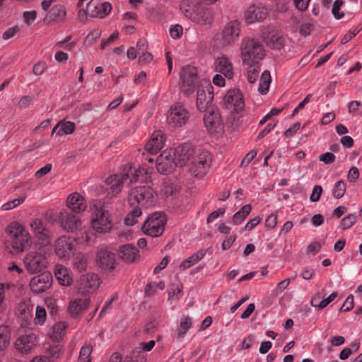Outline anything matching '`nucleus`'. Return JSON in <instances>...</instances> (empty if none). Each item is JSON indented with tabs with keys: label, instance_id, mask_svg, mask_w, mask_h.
Instances as JSON below:
<instances>
[{
	"label": "nucleus",
	"instance_id": "10",
	"mask_svg": "<svg viewBox=\"0 0 362 362\" xmlns=\"http://www.w3.org/2000/svg\"><path fill=\"white\" fill-rule=\"evenodd\" d=\"M240 30L241 23L239 21H230L217 35V39L223 46L232 45L239 39Z\"/></svg>",
	"mask_w": 362,
	"mask_h": 362
},
{
	"label": "nucleus",
	"instance_id": "57",
	"mask_svg": "<svg viewBox=\"0 0 362 362\" xmlns=\"http://www.w3.org/2000/svg\"><path fill=\"white\" fill-rule=\"evenodd\" d=\"M183 33V28L180 25H175L170 29V35L173 39L180 38Z\"/></svg>",
	"mask_w": 362,
	"mask_h": 362
},
{
	"label": "nucleus",
	"instance_id": "18",
	"mask_svg": "<svg viewBox=\"0 0 362 362\" xmlns=\"http://www.w3.org/2000/svg\"><path fill=\"white\" fill-rule=\"evenodd\" d=\"M100 284L98 276L93 273L82 275L78 281V291L83 295L93 293Z\"/></svg>",
	"mask_w": 362,
	"mask_h": 362
},
{
	"label": "nucleus",
	"instance_id": "64",
	"mask_svg": "<svg viewBox=\"0 0 362 362\" xmlns=\"http://www.w3.org/2000/svg\"><path fill=\"white\" fill-rule=\"evenodd\" d=\"M23 18L25 20V22L30 25L33 21H34L37 18V13L35 11H25L23 13Z\"/></svg>",
	"mask_w": 362,
	"mask_h": 362
},
{
	"label": "nucleus",
	"instance_id": "20",
	"mask_svg": "<svg viewBox=\"0 0 362 362\" xmlns=\"http://www.w3.org/2000/svg\"><path fill=\"white\" fill-rule=\"evenodd\" d=\"M224 101L228 108L238 112L243 110L245 103L243 94L238 88H233L226 93Z\"/></svg>",
	"mask_w": 362,
	"mask_h": 362
},
{
	"label": "nucleus",
	"instance_id": "6",
	"mask_svg": "<svg viewBox=\"0 0 362 362\" xmlns=\"http://www.w3.org/2000/svg\"><path fill=\"white\" fill-rule=\"evenodd\" d=\"M128 201L132 207L148 208L155 203L154 191L149 186H138L131 189Z\"/></svg>",
	"mask_w": 362,
	"mask_h": 362
},
{
	"label": "nucleus",
	"instance_id": "29",
	"mask_svg": "<svg viewBox=\"0 0 362 362\" xmlns=\"http://www.w3.org/2000/svg\"><path fill=\"white\" fill-rule=\"evenodd\" d=\"M165 139L163 132L160 130L155 131L151 134V139L145 145V150L151 154H156L164 145Z\"/></svg>",
	"mask_w": 362,
	"mask_h": 362
},
{
	"label": "nucleus",
	"instance_id": "22",
	"mask_svg": "<svg viewBox=\"0 0 362 362\" xmlns=\"http://www.w3.org/2000/svg\"><path fill=\"white\" fill-rule=\"evenodd\" d=\"M115 254L108 247H102L96 254V262L102 269L111 270L115 264Z\"/></svg>",
	"mask_w": 362,
	"mask_h": 362
},
{
	"label": "nucleus",
	"instance_id": "62",
	"mask_svg": "<svg viewBox=\"0 0 362 362\" xmlns=\"http://www.w3.org/2000/svg\"><path fill=\"white\" fill-rule=\"evenodd\" d=\"M358 169L355 166L351 167L348 173L347 179L351 182H355L358 180Z\"/></svg>",
	"mask_w": 362,
	"mask_h": 362
},
{
	"label": "nucleus",
	"instance_id": "61",
	"mask_svg": "<svg viewBox=\"0 0 362 362\" xmlns=\"http://www.w3.org/2000/svg\"><path fill=\"white\" fill-rule=\"evenodd\" d=\"M277 224V215L272 214H270L265 221V226L269 229L274 228Z\"/></svg>",
	"mask_w": 362,
	"mask_h": 362
},
{
	"label": "nucleus",
	"instance_id": "33",
	"mask_svg": "<svg viewBox=\"0 0 362 362\" xmlns=\"http://www.w3.org/2000/svg\"><path fill=\"white\" fill-rule=\"evenodd\" d=\"M119 252L122 259L127 262H133L139 257L137 248L131 245L121 246Z\"/></svg>",
	"mask_w": 362,
	"mask_h": 362
},
{
	"label": "nucleus",
	"instance_id": "48",
	"mask_svg": "<svg viewBox=\"0 0 362 362\" xmlns=\"http://www.w3.org/2000/svg\"><path fill=\"white\" fill-rule=\"evenodd\" d=\"M324 297H325L324 290L315 293L311 297V299H310L311 305L313 307H315V308H317L321 310L323 309L324 307H320L319 305V304H320V302L323 299Z\"/></svg>",
	"mask_w": 362,
	"mask_h": 362
},
{
	"label": "nucleus",
	"instance_id": "3",
	"mask_svg": "<svg viewBox=\"0 0 362 362\" xmlns=\"http://www.w3.org/2000/svg\"><path fill=\"white\" fill-rule=\"evenodd\" d=\"M240 57L245 64H259L266 52L262 43L257 38L245 37L240 45Z\"/></svg>",
	"mask_w": 362,
	"mask_h": 362
},
{
	"label": "nucleus",
	"instance_id": "45",
	"mask_svg": "<svg viewBox=\"0 0 362 362\" xmlns=\"http://www.w3.org/2000/svg\"><path fill=\"white\" fill-rule=\"evenodd\" d=\"M59 129L57 131V135L70 134L74 132L75 129V124L72 122H65L60 123Z\"/></svg>",
	"mask_w": 362,
	"mask_h": 362
},
{
	"label": "nucleus",
	"instance_id": "11",
	"mask_svg": "<svg viewBox=\"0 0 362 362\" xmlns=\"http://www.w3.org/2000/svg\"><path fill=\"white\" fill-rule=\"evenodd\" d=\"M198 82L197 68L185 66L180 72V88L186 95L194 93Z\"/></svg>",
	"mask_w": 362,
	"mask_h": 362
},
{
	"label": "nucleus",
	"instance_id": "55",
	"mask_svg": "<svg viewBox=\"0 0 362 362\" xmlns=\"http://www.w3.org/2000/svg\"><path fill=\"white\" fill-rule=\"evenodd\" d=\"M343 1L341 0H336L334 2L332 12L336 19H340L344 16V13H339L340 7L341 6Z\"/></svg>",
	"mask_w": 362,
	"mask_h": 362
},
{
	"label": "nucleus",
	"instance_id": "26",
	"mask_svg": "<svg viewBox=\"0 0 362 362\" xmlns=\"http://www.w3.org/2000/svg\"><path fill=\"white\" fill-rule=\"evenodd\" d=\"M66 206L71 211L75 214H80L86 211L87 204L82 195L75 192L69 194L67 197Z\"/></svg>",
	"mask_w": 362,
	"mask_h": 362
},
{
	"label": "nucleus",
	"instance_id": "34",
	"mask_svg": "<svg viewBox=\"0 0 362 362\" xmlns=\"http://www.w3.org/2000/svg\"><path fill=\"white\" fill-rule=\"evenodd\" d=\"M206 250L202 249L193 253L190 257L183 260L180 264V269L185 270L199 262L206 255Z\"/></svg>",
	"mask_w": 362,
	"mask_h": 362
},
{
	"label": "nucleus",
	"instance_id": "4",
	"mask_svg": "<svg viewBox=\"0 0 362 362\" xmlns=\"http://www.w3.org/2000/svg\"><path fill=\"white\" fill-rule=\"evenodd\" d=\"M126 168L127 169H124L122 173L115 174L106 178L107 190L108 194L112 197H117L121 192L124 184L129 185L137 181L141 171L133 168L130 164H128Z\"/></svg>",
	"mask_w": 362,
	"mask_h": 362
},
{
	"label": "nucleus",
	"instance_id": "1",
	"mask_svg": "<svg viewBox=\"0 0 362 362\" xmlns=\"http://www.w3.org/2000/svg\"><path fill=\"white\" fill-rule=\"evenodd\" d=\"M182 155H185L189 171L193 176L202 177L207 173L211 163V156L208 151L199 148L188 154L184 149Z\"/></svg>",
	"mask_w": 362,
	"mask_h": 362
},
{
	"label": "nucleus",
	"instance_id": "41",
	"mask_svg": "<svg viewBox=\"0 0 362 362\" xmlns=\"http://www.w3.org/2000/svg\"><path fill=\"white\" fill-rule=\"evenodd\" d=\"M192 327V319L189 316H183L181 318L180 328L177 329V337L182 338L187 331Z\"/></svg>",
	"mask_w": 362,
	"mask_h": 362
},
{
	"label": "nucleus",
	"instance_id": "16",
	"mask_svg": "<svg viewBox=\"0 0 362 362\" xmlns=\"http://www.w3.org/2000/svg\"><path fill=\"white\" fill-rule=\"evenodd\" d=\"M204 123L210 134L221 133L223 129V122L218 109H212L204 116Z\"/></svg>",
	"mask_w": 362,
	"mask_h": 362
},
{
	"label": "nucleus",
	"instance_id": "24",
	"mask_svg": "<svg viewBox=\"0 0 362 362\" xmlns=\"http://www.w3.org/2000/svg\"><path fill=\"white\" fill-rule=\"evenodd\" d=\"M268 15V9L262 5L250 6L245 13V20L248 23H253L256 21H263Z\"/></svg>",
	"mask_w": 362,
	"mask_h": 362
},
{
	"label": "nucleus",
	"instance_id": "9",
	"mask_svg": "<svg viewBox=\"0 0 362 362\" xmlns=\"http://www.w3.org/2000/svg\"><path fill=\"white\" fill-rule=\"evenodd\" d=\"M166 217L163 213L155 212L147 218L142 226V231L151 237L160 236L165 229Z\"/></svg>",
	"mask_w": 362,
	"mask_h": 362
},
{
	"label": "nucleus",
	"instance_id": "2",
	"mask_svg": "<svg viewBox=\"0 0 362 362\" xmlns=\"http://www.w3.org/2000/svg\"><path fill=\"white\" fill-rule=\"evenodd\" d=\"M5 231L15 254L21 253L31 246V236L22 224L16 221L12 222Z\"/></svg>",
	"mask_w": 362,
	"mask_h": 362
},
{
	"label": "nucleus",
	"instance_id": "40",
	"mask_svg": "<svg viewBox=\"0 0 362 362\" xmlns=\"http://www.w3.org/2000/svg\"><path fill=\"white\" fill-rule=\"evenodd\" d=\"M10 343V331L7 326H0V350L6 348Z\"/></svg>",
	"mask_w": 362,
	"mask_h": 362
},
{
	"label": "nucleus",
	"instance_id": "14",
	"mask_svg": "<svg viewBox=\"0 0 362 362\" xmlns=\"http://www.w3.org/2000/svg\"><path fill=\"white\" fill-rule=\"evenodd\" d=\"M76 240L68 235H61L54 244V252L60 259H68L75 248Z\"/></svg>",
	"mask_w": 362,
	"mask_h": 362
},
{
	"label": "nucleus",
	"instance_id": "17",
	"mask_svg": "<svg viewBox=\"0 0 362 362\" xmlns=\"http://www.w3.org/2000/svg\"><path fill=\"white\" fill-rule=\"evenodd\" d=\"M214 99V88L209 83L199 86L197 95V107L200 112H204L211 105Z\"/></svg>",
	"mask_w": 362,
	"mask_h": 362
},
{
	"label": "nucleus",
	"instance_id": "50",
	"mask_svg": "<svg viewBox=\"0 0 362 362\" xmlns=\"http://www.w3.org/2000/svg\"><path fill=\"white\" fill-rule=\"evenodd\" d=\"M101 35V31L99 30H95L90 33L88 34V35L86 37L84 40V43L86 45L90 46L93 43V42L98 39Z\"/></svg>",
	"mask_w": 362,
	"mask_h": 362
},
{
	"label": "nucleus",
	"instance_id": "38",
	"mask_svg": "<svg viewBox=\"0 0 362 362\" xmlns=\"http://www.w3.org/2000/svg\"><path fill=\"white\" fill-rule=\"evenodd\" d=\"M251 211L250 204L243 206L240 211L236 212L233 216V221L235 224L241 223Z\"/></svg>",
	"mask_w": 362,
	"mask_h": 362
},
{
	"label": "nucleus",
	"instance_id": "15",
	"mask_svg": "<svg viewBox=\"0 0 362 362\" xmlns=\"http://www.w3.org/2000/svg\"><path fill=\"white\" fill-rule=\"evenodd\" d=\"M24 264L28 272L35 274L44 269L47 267V261L45 255L33 251L26 255Z\"/></svg>",
	"mask_w": 362,
	"mask_h": 362
},
{
	"label": "nucleus",
	"instance_id": "8",
	"mask_svg": "<svg viewBox=\"0 0 362 362\" xmlns=\"http://www.w3.org/2000/svg\"><path fill=\"white\" fill-rule=\"evenodd\" d=\"M260 37L265 44L274 49L284 47L285 38L281 29L274 24L263 25L260 28Z\"/></svg>",
	"mask_w": 362,
	"mask_h": 362
},
{
	"label": "nucleus",
	"instance_id": "19",
	"mask_svg": "<svg viewBox=\"0 0 362 362\" xmlns=\"http://www.w3.org/2000/svg\"><path fill=\"white\" fill-rule=\"evenodd\" d=\"M52 284V276L48 272H42L34 276L30 282L31 291L35 293H41L49 288Z\"/></svg>",
	"mask_w": 362,
	"mask_h": 362
},
{
	"label": "nucleus",
	"instance_id": "35",
	"mask_svg": "<svg viewBox=\"0 0 362 362\" xmlns=\"http://www.w3.org/2000/svg\"><path fill=\"white\" fill-rule=\"evenodd\" d=\"M73 267L78 272H81L86 269L87 258L82 252L76 253L72 258Z\"/></svg>",
	"mask_w": 362,
	"mask_h": 362
},
{
	"label": "nucleus",
	"instance_id": "39",
	"mask_svg": "<svg viewBox=\"0 0 362 362\" xmlns=\"http://www.w3.org/2000/svg\"><path fill=\"white\" fill-rule=\"evenodd\" d=\"M248 68L247 71V81L250 83H254L259 77L260 72V67L258 64H247Z\"/></svg>",
	"mask_w": 362,
	"mask_h": 362
},
{
	"label": "nucleus",
	"instance_id": "42",
	"mask_svg": "<svg viewBox=\"0 0 362 362\" xmlns=\"http://www.w3.org/2000/svg\"><path fill=\"white\" fill-rule=\"evenodd\" d=\"M132 210L127 214L124 218V223L127 226H134L136 222V218L141 215V209L138 207H132Z\"/></svg>",
	"mask_w": 362,
	"mask_h": 362
},
{
	"label": "nucleus",
	"instance_id": "46",
	"mask_svg": "<svg viewBox=\"0 0 362 362\" xmlns=\"http://www.w3.org/2000/svg\"><path fill=\"white\" fill-rule=\"evenodd\" d=\"M25 199V198L23 197L18 199H15L12 201H9L1 206V209L4 211L11 210L23 203Z\"/></svg>",
	"mask_w": 362,
	"mask_h": 362
},
{
	"label": "nucleus",
	"instance_id": "30",
	"mask_svg": "<svg viewBox=\"0 0 362 362\" xmlns=\"http://www.w3.org/2000/svg\"><path fill=\"white\" fill-rule=\"evenodd\" d=\"M191 20L198 24L209 28L214 21V17L211 11L207 8H200L197 9V13L190 15Z\"/></svg>",
	"mask_w": 362,
	"mask_h": 362
},
{
	"label": "nucleus",
	"instance_id": "27",
	"mask_svg": "<svg viewBox=\"0 0 362 362\" xmlns=\"http://www.w3.org/2000/svg\"><path fill=\"white\" fill-rule=\"evenodd\" d=\"M214 69L222 74L228 79H232L234 75L233 66L226 55L218 57L214 62Z\"/></svg>",
	"mask_w": 362,
	"mask_h": 362
},
{
	"label": "nucleus",
	"instance_id": "5",
	"mask_svg": "<svg viewBox=\"0 0 362 362\" xmlns=\"http://www.w3.org/2000/svg\"><path fill=\"white\" fill-rule=\"evenodd\" d=\"M184 148H178L173 152L164 151L156 159V168L162 174L172 173L176 166L182 167L186 165L185 155H182Z\"/></svg>",
	"mask_w": 362,
	"mask_h": 362
},
{
	"label": "nucleus",
	"instance_id": "21",
	"mask_svg": "<svg viewBox=\"0 0 362 362\" xmlns=\"http://www.w3.org/2000/svg\"><path fill=\"white\" fill-rule=\"evenodd\" d=\"M112 6L109 2L90 0L87 4V12L91 18H104L110 12Z\"/></svg>",
	"mask_w": 362,
	"mask_h": 362
},
{
	"label": "nucleus",
	"instance_id": "7",
	"mask_svg": "<svg viewBox=\"0 0 362 362\" xmlns=\"http://www.w3.org/2000/svg\"><path fill=\"white\" fill-rule=\"evenodd\" d=\"M90 226L95 232L98 233L109 232L112 227L109 211L103 206H98L94 204L92 209Z\"/></svg>",
	"mask_w": 362,
	"mask_h": 362
},
{
	"label": "nucleus",
	"instance_id": "53",
	"mask_svg": "<svg viewBox=\"0 0 362 362\" xmlns=\"http://www.w3.org/2000/svg\"><path fill=\"white\" fill-rule=\"evenodd\" d=\"M47 317L46 310L42 306H37L35 310V319L40 324L44 323Z\"/></svg>",
	"mask_w": 362,
	"mask_h": 362
},
{
	"label": "nucleus",
	"instance_id": "32",
	"mask_svg": "<svg viewBox=\"0 0 362 362\" xmlns=\"http://www.w3.org/2000/svg\"><path fill=\"white\" fill-rule=\"evenodd\" d=\"M54 275L59 283L62 286H70L73 282L69 270L63 265H56Z\"/></svg>",
	"mask_w": 362,
	"mask_h": 362
},
{
	"label": "nucleus",
	"instance_id": "44",
	"mask_svg": "<svg viewBox=\"0 0 362 362\" xmlns=\"http://www.w3.org/2000/svg\"><path fill=\"white\" fill-rule=\"evenodd\" d=\"M346 189V185L345 182L343 180H339L334 185L332 194L336 199H340L344 195Z\"/></svg>",
	"mask_w": 362,
	"mask_h": 362
},
{
	"label": "nucleus",
	"instance_id": "47",
	"mask_svg": "<svg viewBox=\"0 0 362 362\" xmlns=\"http://www.w3.org/2000/svg\"><path fill=\"white\" fill-rule=\"evenodd\" d=\"M66 328V327L64 322H61L55 324L52 327L54 339H57L61 338L64 334Z\"/></svg>",
	"mask_w": 362,
	"mask_h": 362
},
{
	"label": "nucleus",
	"instance_id": "59",
	"mask_svg": "<svg viewBox=\"0 0 362 362\" xmlns=\"http://www.w3.org/2000/svg\"><path fill=\"white\" fill-rule=\"evenodd\" d=\"M322 192V187L320 185H315L310 197V201L313 202L319 201Z\"/></svg>",
	"mask_w": 362,
	"mask_h": 362
},
{
	"label": "nucleus",
	"instance_id": "58",
	"mask_svg": "<svg viewBox=\"0 0 362 362\" xmlns=\"http://www.w3.org/2000/svg\"><path fill=\"white\" fill-rule=\"evenodd\" d=\"M354 308V296L350 294L341 305L340 310L341 311H349Z\"/></svg>",
	"mask_w": 362,
	"mask_h": 362
},
{
	"label": "nucleus",
	"instance_id": "23",
	"mask_svg": "<svg viewBox=\"0 0 362 362\" xmlns=\"http://www.w3.org/2000/svg\"><path fill=\"white\" fill-rule=\"evenodd\" d=\"M30 227L35 237L41 240L42 244L49 243L50 232L47 228L44 221L40 218H35L30 221Z\"/></svg>",
	"mask_w": 362,
	"mask_h": 362
},
{
	"label": "nucleus",
	"instance_id": "12",
	"mask_svg": "<svg viewBox=\"0 0 362 362\" xmlns=\"http://www.w3.org/2000/svg\"><path fill=\"white\" fill-rule=\"evenodd\" d=\"M189 118V112L185 106L177 103L171 106L167 115V122L173 127H180L185 125Z\"/></svg>",
	"mask_w": 362,
	"mask_h": 362
},
{
	"label": "nucleus",
	"instance_id": "63",
	"mask_svg": "<svg viewBox=\"0 0 362 362\" xmlns=\"http://www.w3.org/2000/svg\"><path fill=\"white\" fill-rule=\"evenodd\" d=\"M321 245L318 242H313L311 243L307 247V253L312 254L313 255H316L320 251Z\"/></svg>",
	"mask_w": 362,
	"mask_h": 362
},
{
	"label": "nucleus",
	"instance_id": "56",
	"mask_svg": "<svg viewBox=\"0 0 362 362\" xmlns=\"http://www.w3.org/2000/svg\"><path fill=\"white\" fill-rule=\"evenodd\" d=\"M257 156V151L251 150L248 152L241 161L240 166L246 168L252 160Z\"/></svg>",
	"mask_w": 362,
	"mask_h": 362
},
{
	"label": "nucleus",
	"instance_id": "31",
	"mask_svg": "<svg viewBox=\"0 0 362 362\" xmlns=\"http://www.w3.org/2000/svg\"><path fill=\"white\" fill-rule=\"evenodd\" d=\"M89 298H76L71 300L68 306V313L73 317H76L83 313L90 305Z\"/></svg>",
	"mask_w": 362,
	"mask_h": 362
},
{
	"label": "nucleus",
	"instance_id": "49",
	"mask_svg": "<svg viewBox=\"0 0 362 362\" xmlns=\"http://www.w3.org/2000/svg\"><path fill=\"white\" fill-rule=\"evenodd\" d=\"M356 222V216L354 214H349L341 220V226L343 230L351 228Z\"/></svg>",
	"mask_w": 362,
	"mask_h": 362
},
{
	"label": "nucleus",
	"instance_id": "25",
	"mask_svg": "<svg viewBox=\"0 0 362 362\" xmlns=\"http://www.w3.org/2000/svg\"><path fill=\"white\" fill-rule=\"evenodd\" d=\"M66 11L65 6L62 4L53 6L47 12L44 18V22L47 24L52 23H59L66 20Z\"/></svg>",
	"mask_w": 362,
	"mask_h": 362
},
{
	"label": "nucleus",
	"instance_id": "37",
	"mask_svg": "<svg viewBox=\"0 0 362 362\" xmlns=\"http://www.w3.org/2000/svg\"><path fill=\"white\" fill-rule=\"evenodd\" d=\"M271 83V76L269 71H264L261 75L258 90L261 94H266Z\"/></svg>",
	"mask_w": 362,
	"mask_h": 362
},
{
	"label": "nucleus",
	"instance_id": "54",
	"mask_svg": "<svg viewBox=\"0 0 362 362\" xmlns=\"http://www.w3.org/2000/svg\"><path fill=\"white\" fill-rule=\"evenodd\" d=\"M20 31V28L18 25H14L8 28L2 35L4 40H9L15 36L16 33Z\"/></svg>",
	"mask_w": 362,
	"mask_h": 362
},
{
	"label": "nucleus",
	"instance_id": "28",
	"mask_svg": "<svg viewBox=\"0 0 362 362\" xmlns=\"http://www.w3.org/2000/svg\"><path fill=\"white\" fill-rule=\"evenodd\" d=\"M36 345V336L30 333L20 336L15 341L16 349L22 354H28Z\"/></svg>",
	"mask_w": 362,
	"mask_h": 362
},
{
	"label": "nucleus",
	"instance_id": "51",
	"mask_svg": "<svg viewBox=\"0 0 362 362\" xmlns=\"http://www.w3.org/2000/svg\"><path fill=\"white\" fill-rule=\"evenodd\" d=\"M93 232L89 228H83L81 231V236L78 237V239L81 240V241L86 243L87 244H90L93 242Z\"/></svg>",
	"mask_w": 362,
	"mask_h": 362
},
{
	"label": "nucleus",
	"instance_id": "43",
	"mask_svg": "<svg viewBox=\"0 0 362 362\" xmlns=\"http://www.w3.org/2000/svg\"><path fill=\"white\" fill-rule=\"evenodd\" d=\"M93 349L90 344H87L81 349L78 362H90V354Z\"/></svg>",
	"mask_w": 362,
	"mask_h": 362
},
{
	"label": "nucleus",
	"instance_id": "36",
	"mask_svg": "<svg viewBox=\"0 0 362 362\" xmlns=\"http://www.w3.org/2000/svg\"><path fill=\"white\" fill-rule=\"evenodd\" d=\"M45 349L46 358L53 361L59 357L62 354V346L59 344H45L44 345Z\"/></svg>",
	"mask_w": 362,
	"mask_h": 362
},
{
	"label": "nucleus",
	"instance_id": "13",
	"mask_svg": "<svg viewBox=\"0 0 362 362\" xmlns=\"http://www.w3.org/2000/svg\"><path fill=\"white\" fill-rule=\"evenodd\" d=\"M71 212L67 210H62L57 215L59 226L66 233H72L78 229L82 225L80 218Z\"/></svg>",
	"mask_w": 362,
	"mask_h": 362
},
{
	"label": "nucleus",
	"instance_id": "60",
	"mask_svg": "<svg viewBox=\"0 0 362 362\" xmlns=\"http://www.w3.org/2000/svg\"><path fill=\"white\" fill-rule=\"evenodd\" d=\"M335 156L332 153L329 152L321 154L319 157L320 161H322L325 164L332 163L335 160Z\"/></svg>",
	"mask_w": 362,
	"mask_h": 362
},
{
	"label": "nucleus",
	"instance_id": "52",
	"mask_svg": "<svg viewBox=\"0 0 362 362\" xmlns=\"http://www.w3.org/2000/svg\"><path fill=\"white\" fill-rule=\"evenodd\" d=\"M47 64L43 61H40L34 64L33 67V73L36 76L42 75L47 69Z\"/></svg>",
	"mask_w": 362,
	"mask_h": 362
}]
</instances>
